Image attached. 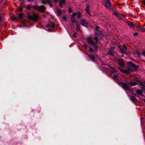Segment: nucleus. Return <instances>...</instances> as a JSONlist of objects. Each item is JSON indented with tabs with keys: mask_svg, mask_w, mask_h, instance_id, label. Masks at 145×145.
Segmentation results:
<instances>
[{
	"mask_svg": "<svg viewBox=\"0 0 145 145\" xmlns=\"http://www.w3.org/2000/svg\"><path fill=\"white\" fill-rule=\"evenodd\" d=\"M81 17V15L80 13L79 12H74L73 13V25L76 26L77 27V30H79V25L77 21L75 20H74V19L76 18L77 19H78Z\"/></svg>",
	"mask_w": 145,
	"mask_h": 145,
	"instance_id": "nucleus-1",
	"label": "nucleus"
},
{
	"mask_svg": "<svg viewBox=\"0 0 145 145\" xmlns=\"http://www.w3.org/2000/svg\"><path fill=\"white\" fill-rule=\"evenodd\" d=\"M87 40L90 44L93 46V47L95 50H97L98 49V47L97 46V42H94L93 41V40L92 37H88L87 38Z\"/></svg>",
	"mask_w": 145,
	"mask_h": 145,
	"instance_id": "nucleus-2",
	"label": "nucleus"
},
{
	"mask_svg": "<svg viewBox=\"0 0 145 145\" xmlns=\"http://www.w3.org/2000/svg\"><path fill=\"white\" fill-rule=\"evenodd\" d=\"M116 62L118 63L119 65L122 68H124V65L123 60L118 58V57L116 58Z\"/></svg>",
	"mask_w": 145,
	"mask_h": 145,
	"instance_id": "nucleus-3",
	"label": "nucleus"
},
{
	"mask_svg": "<svg viewBox=\"0 0 145 145\" xmlns=\"http://www.w3.org/2000/svg\"><path fill=\"white\" fill-rule=\"evenodd\" d=\"M118 69L121 72L126 74H128L132 71V70L130 69H128L126 70H124L121 69L119 67H117Z\"/></svg>",
	"mask_w": 145,
	"mask_h": 145,
	"instance_id": "nucleus-4",
	"label": "nucleus"
},
{
	"mask_svg": "<svg viewBox=\"0 0 145 145\" xmlns=\"http://www.w3.org/2000/svg\"><path fill=\"white\" fill-rule=\"evenodd\" d=\"M106 7L109 9H113V7L111 6V4L110 1L109 0H106L105 1Z\"/></svg>",
	"mask_w": 145,
	"mask_h": 145,
	"instance_id": "nucleus-5",
	"label": "nucleus"
},
{
	"mask_svg": "<svg viewBox=\"0 0 145 145\" xmlns=\"http://www.w3.org/2000/svg\"><path fill=\"white\" fill-rule=\"evenodd\" d=\"M121 86L125 90H129L130 87L126 83L122 82L121 83Z\"/></svg>",
	"mask_w": 145,
	"mask_h": 145,
	"instance_id": "nucleus-6",
	"label": "nucleus"
},
{
	"mask_svg": "<svg viewBox=\"0 0 145 145\" xmlns=\"http://www.w3.org/2000/svg\"><path fill=\"white\" fill-rule=\"evenodd\" d=\"M129 63L130 64V66L131 68H132L133 70H135V71L137 70L138 68V66L136 65L133 64L132 63L130 62Z\"/></svg>",
	"mask_w": 145,
	"mask_h": 145,
	"instance_id": "nucleus-7",
	"label": "nucleus"
},
{
	"mask_svg": "<svg viewBox=\"0 0 145 145\" xmlns=\"http://www.w3.org/2000/svg\"><path fill=\"white\" fill-rule=\"evenodd\" d=\"M37 14H34L33 16H29V18L30 19H32L35 21H36L37 19Z\"/></svg>",
	"mask_w": 145,
	"mask_h": 145,
	"instance_id": "nucleus-8",
	"label": "nucleus"
},
{
	"mask_svg": "<svg viewBox=\"0 0 145 145\" xmlns=\"http://www.w3.org/2000/svg\"><path fill=\"white\" fill-rule=\"evenodd\" d=\"M81 24L83 26L86 27H88V23L86 21L84 20H82L81 21Z\"/></svg>",
	"mask_w": 145,
	"mask_h": 145,
	"instance_id": "nucleus-9",
	"label": "nucleus"
},
{
	"mask_svg": "<svg viewBox=\"0 0 145 145\" xmlns=\"http://www.w3.org/2000/svg\"><path fill=\"white\" fill-rule=\"evenodd\" d=\"M107 54L110 56H113V50L112 48H110L108 49V51L107 53Z\"/></svg>",
	"mask_w": 145,
	"mask_h": 145,
	"instance_id": "nucleus-10",
	"label": "nucleus"
},
{
	"mask_svg": "<svg viewBox=\"0 0 145 145\" xmlns=\"http://www.w3.org/2000/svg\"><path fill=\"white\" fill-rule=\"evenodd\" d=\"M42 3L43 4H46L48 3L50 7L52 6L51 4V1L50 0H42L41 1Z\"/></svg>",
	"mask_w": 145,
	"mask_h": 145,
	"instance_id": "nucleus-11",
	"label": "nucleus"
},
{
	"mask_svg": "<svg viewBox=\"0 0 145 145\" xmlns=\"http://www.w3.org/2000/svg\"><path fill=\"white\" fill-rule=\"evenodd\" d=\"M122 48H120L121 52L122 53H125V51L127 50V48L124 44H123L122 47Z\"/></svg>",
	"mask_w": 145,
	"mask_h": 145,
	"instance_id": "nucleus-12",
	"label": "nucleus"
},
{
	"mask_svg": "<svg viewBox=\"0 0 145 145\" xmlns=\"http://www.w3.org/2000/svg\"><path fill=\"white\" fill-rule=\"evenodd\" d=\"M45 10V8L43 6H39V10L42 12H44Z\"/></svg>",
	"mask_w": 145,
	"mask_h": 145,
	"instance_id": "nucleus-13",
	"label": "nucleus"
},
{
	"mask_svg": "<svg viewBox=\"0 0 145 145\" xmlns=\"http://www.w3.org/2000/svg\"><path fill=\"white\" fill-rule=\"evenodd\" d=\"M136 27L138 29V30H140L142 32L145 31V29L142 27L139 26H136Z\"/></svg>",
	"mask_w": 145,
	"mask_h": 145,
	"instance_id": "nucleus-14",
	"label": "nucleus"
},
{
	"mask_svg": "<svg viewBox=\"0 0 145 145\" xmlns=\"http://www.w3.org/2000/svg\"><path fill=\"white\" fill-rule=\"evenodd\" d=\"M127 23L128 25L131 27L134 26V25L133 24V23L132 22H131L129 21H128Z\"/></svg>",
	"mask_w": 145,
	"mask_h": 145,
	"instance_id": "nucleus-15",
	"label": "nucleus"
},
{
	"mask_svg": "<svg viewBox=\"0 0 145 145\" xmlns=\"http://www.w3.org/2000/svg\"><path fill=\"white\" fill-rule=\"evenodd\" d=\"M136 92L137 94L140 95H142V91L141 90L137 89L136 91Z\"/></svg>",
	"mask_w": 145,
	"mask_h": 145,
	"instance_id": "nucleus-16",
	"label": "nucleus"
},
{
	"mask_svg": "<svg viewBox=\"0 0 145 145\" xmlns=\"http://www.w3.org/2000/svg\"><path fill=\"white\" fill-rule=\"evenodd\" d=\"M59 1V5L61 7L62 6V4L65 3V0H58Z\"/></svg>",
	"mask_w": 145,
	"mask_h": 145,
	"instance_id": "nucleus-17",
	"label": "nucleus"
},
{
	"mask_svg": "<svg viewBox=\"0 0 145 145\" xmlns=\"http://www.w3.org/2000/svg\"><path fill=\"white\" fill-rule=\"evenodd\" d=\"M89 6L88 5H87L86 10L87 12L89 14V15L90 16H91V15L90 13L89 12Z\"/></svg>",
	"mask_w": 145,
	"mask_h": 145,
	"instance_id": "nucleus-18",
	"label": "nucleus"
},
{
	"mask_svg": "<svg viewBox=\"0 0 145 145\" xmlns=\"http://www.w3.org/2000/svg\"><path fill=\"white\" fill-rule=\"evenodd\" d=\"M131 100L133 102H135L136 100V98L134 96H132L130 98Z\"/></svg>",
	"mask_w": 145,
	"mask_h": 145,
	"instance_id": "nucleus-19",
	"label": "nucleus"
},
{
	"mask_svg": "<svg viewBox=\"0 0 145 145\" xmlns=\"http://www.w3.org/2000/svg\"><path fill=\"white\" fill-rule=\"evenodd\" d=\"M55 26V25L54 23H51L49 24V26L50 27L52 28H54Z\"/></svg>",
	"mask_w": 145,
	"mask_h": 145,
	"instance_id": "nucleus-20",
	"label": "nucleus"
},
{
	"mask_svg": "<svg viewBox=\"0 0 145 145\" xmlns=\"http://www.w3.org/2000/svg\"><path fill=\"white\" fill-rule=\"evenodd\" d=\"M89 56L91 59V60L92 61H94L95 60V57L93 55H89Z\"/></svg>",
	"mask_w": 145,
	"mask_h": 145,
	"instance_id": "nucleus-21",
	"label": "nucleus"
},
{
	"mask_svg": "<svg viewBox=\"0 0 145 145\" xmlns=\"http://www.w3.org/2000/svg\"><path fill=\"white\" fill-rule=\"evenodd\" d=\"M129 83L130 85L132 86H135L137 84L136 83L133 82H131Z\"/></svg>",
	"mask_w": 145,
	"mask_h": 145,
	"instance_id": "nucleus-22",
	"label": "nucleus"
},
{
	"mask_svg": "<svg viewBox=\"0 0 145 145\" xmlns=\"http://www.w3.org/2000/svg\"><path fill=\"white\" fill-rule=\"evenodd\" d=\"M33 7L35 10H39V6H35Z\"/></svg>",
	"mask_w": 145,
	"mask_h": 145,
	"instance_id": "nucleus-23",
	"label": "nucleus"
},
{
	"mask_svg": "<svg viewBox=\"0 0 145 145\" xmlns=\"http://www.w3.org/2000/svg\"><path fill=\"white\" fill-rule=\"evenodd\" d=\"M139 83L140 84V85L142 86H144V82H139Z\"/></svg>",
	"mask_w": 145,
	"mask_h": 145,
	"instance_id": "nucleus-24",
	"label": "nucleus"
},
{
	"mask_svg": "<svg viewBox=\"0 0 145 145\" xmlns=\"http://www.w3.org/2000/svg\"><path fill=\"white\" fill-rule=\"evenodd\" d=\"M95 33L98 35H100L101 34L100 33V31H98V30H96V32H95Z\"/></svg>",
	"mask_w": 145,
	"mask_h": 145,
	"instance_id": "nucleus-25",
	"label": "nucleus"
},
{
	"mask_svg": "<svg viewBox=\"0 0 145 145\" xmlns=\"http://www.w3.org/2000/svg\"><path fill=\"white\" fill-rule=\"evenodd\" d=\"M94 39L96 41V42H97V44L98 42V38L97 37H94Z\"/></svg>",
	"mask_w": 145,
	"mask_h": 145,
	"instance_id": "nucleus-26",
	"label": "nucleus"
},
{
	"mask_svg": "<svg viewBox=\"0 0 145 145\" xmlns=\"http://www.w3.org/2000/svg\"><path fill=\"white\" fill-rule=\"evenodd\" d=\"M31 7H33L30 5H28L27 6V9H29V10H31Z\"/></svg>",
	"mask_w": 145,
	"mask_h": 145,
	"instance_id": "nucleus-27",
	"label": "nucleus"
},
{
	"mask_svg": "<svg viewBox=\"0 0 145 145\" xmlns=\"http://www.w3.org/2000/svg\"><path fill=\"white\" fill-rule=\"evenodd\" d=\"M93 50L92 48H90L89 49V52H93Z\"/></svg>",
	"mask_w": 145,
	"mask_h": 145,
	"instance_id": "nucleus-28",
	"label": "nucleus"
},
{
	"mask_svg": "<svg viewBox=\"0 0 145 145\" xmlns=\"http://www.w3.org/2000/svg\"><path fill=\"white\" fill-rule=\"evenodd\" d=\"M23 17V14H22L20 13L19 14V17L20 18L22 19Z\"/></svg>",
	"mask_w": 145,
	"mask_h": 145,
	"instance_id": "nucleus-29",
	"label": "nucleus"
},
{
	"mask_svg": "<svg viewBox=\"0 0 145 145\" xmlns=\"http://www.w3.org/2000/svg\"><path fill=\"white\" fill-rule=\"evenodd\" d=\"M113 78L114 79H116L117 78V77L116 75H114L113 76Z\"/></svg>",
	"mask_w": 145,
	"mask_h": 145,
	"instance_id": "nucleus-30",
	"label": "nucleus"
},
{
	"mask_svg": "<svg viewBox=\"0 0 145 145\" xmlns=\"http://www.w3.org/2000/svg\"><path fill=\"white\" fill-rule=\"evenodd\" d=\"M69 12L70 13L72 12V9L71 8L69 7L68 9Z\"/></svg>",
	"mask_w": 145,
	"mask_h": 145,
	"instance_id": "nucleus-31",
	"label": "nucleus"
},
{
	"mask_svg": "<svg viewBox=\"0 0 145 145\" xmlns=\"http://www.w3.org/2000/svg\"><path fill=\"white\" fill-rule=\"evenodd\" d=\"M117 17L119 18L120 20H122V19L121 17L118 15L117 16Z\"/></svg>",
	"mask_w": 145,
	"mask_h": 145,
	"instance_id": "nucleus-32",
	"label": "nucleus"
},
{
	"mask_svg": "<svg viewBox=\"0 0 145 145\" xmlns=\"http://www.w3.org/2000/svg\"><path fill=\"white\" fill-rule=\"evenodd\" d=\"M62 19L64 21H66L67 20L66 17L65 16L63 17Z\"/></svg>",
	"mask_w": 145,
	"mask_h": 145,
	"instance_id": "nucleus-33",
	"label": "nucleus"
},
{
	"mask_svg": "<svg viewBox=\"0 0 145 145\" xmlns=\"http://www.w3.org/2000/svg\"><path fill=\"white\" fill-rule=\"evenodd\" d=\"M114 14L116 16H117L119 14L118 13V12H114Z\"/></svg>",
	"mask_w": 145,
	"mask_h": 145,
	"instance_id": "nucleus-34",
	"label": "nucleus"
},
{
	"mask_svg": "<svg viewBox=\"0 0 145 145\" xmlns=\"http://www.w3.org/2000/svg\"><path fill=\"white\" fill-rule=\"evenodd\" d=\"M138 35V33H135L133 34L134 36H137Z\"/></svg>",
	"mask_w": 145,
	"mask_h": 145,
	"instance_id": "nucleus-35",
	"label": "nucleus"
},
{
	"mask_svg": "<svg viewBox=\"0 0 145 145\" xmlns=\"http://www.w3.org/2000/svg\"><path fill=\"white\" fill-rule=\"evenodd\" d=\"M76 33H74L73 35V37H77V36H76Z\"/></svg>",
	"mask_w": 145,
	"mask_h": 145,
	"instance_id": "nucleus-36",
	"label": "nucleus"
},
{
	"mask_svg": "<svg viewBox=\"0 0 145 145\" xmlns=\"http://www.w3.org/2000/svg\"><path fill=\"white\" fill-rule=\"evenodd\" d=\"M142 54L145 57V52H143L142 53Z\"/></svg>",
	"mask_w": 145,
	"mask_h": 145,
	"instance_id": "nucleus-37",
	"label": "nucleus"
},
{
	"mask_svg": "<svg viewBox=\"0 0 145 145\" xmlns=\"http://www.w3.org/2000/svg\"><path fill=\"white\" fill-rule=\"evenodd\" d=\"M99 27L97 26H96V30H98L99 29Z\"/></svg>",
	"mask_w": 145,
	"mask_h": 145,
	"instance_id": "nucleus-38",
	"label": "nucleus"
},
{
	"mask_svg": "<svg viewBox=\"0 0 145 145\" xmlns=\"http://www.w3.org/2000/svg\"><path fill=\"white\" fill-rule=\"evenodd\" d=\"M84 47L86 49H87V45H86V44H84Z\"/></svg>",
	"mask_w": 145,
	"mask_h": 145,
	"instance_id": "nucleus-39",
	"label": "nucleus"
},
{
	"mask_svg": "<svg viewBox=\"0 0 145 145\" xmlns=\"http://www.w3.org/2000/svg\"><path fill=\"white\" fill-rule=\"evenodd\" d=\"M136 53L138 55H140V54L139 52H136Z\"/></svg>",
	"mask_w": 145,
	"mask_h": 145,
	"instance_id": "nucleus-40",
	"label": "nucleus"
},
{
	"mask_svg": "<svg viewBox=\"0 0 145 145\" xmlns=\"http://www.w3.org/2000/svg\"><path fill=\"white\" fill-rule=\"evenodd\" d=\"M12 20L14 21H15L16 20V18H12Z\"/></svg>",
	"mask_w": 145,
	"mask_h": 145,
	"instance_id": "nucleus-41",
	"label": "nucleus"
},
{
	"mask_svg": "<svg viewBox=\"0 0 145 145\" xmlns=\"http://www.w3.org/2000/svg\"><path fill=\"white\" fill-rule=\"evenodd\" d=\"M57 12L59 14H61V12L60 11H59V10H57Z\"/></svg>",
	"mask_w": 145,
	"mask_h": 145,
	"instance_id": "nucleus-42",
	"label": "nucleus"
},
{
	"mask_svg": "<svg viewBox=\"0 0 145 145\" xmlns=\"http://www.w3.org/2000/svg\"><path fill=\"white\" fill-rule=\"evenodd\" d=\"M54 1L56 2H57L58 1V0H53Z\"/></svg>",
	"mask_w": 145,
	"mask_h": 145,
	"instance_id": "nucleus-43",
	"label": "nucleus"
},
{
	"mask_svg": "<svg viewBox=\"0 0 145 145\" xmlns=\"http://www.w3.org/2000/svg\"><path fill=\"white\" fill-rule=\"evenodd\" d=\"M144 5L145 6V0L143 2Z\"/></svg>",
	"mask_w": 145,
	"mask_h": 145,
	"instance_id": "nucleus-44",
	"label": "nucleus"
},
{
	"mask_svg": "<svg viewBox=\"0 0 145 145\" xmlns=\"http://www.w3.org/2000/svg\"><path fill=\"white\" fill-rule=\"evenodd\" d=\"M29 1H33L34 0H28Z\"/></svg>",
	"mask_w": 145,
	"mask_h": 145,
	"instance_id": "nucleus-45",
	"label": "nucleus"
},
{
	"mask_svg": "<svg viewBox=\"0 0 145 145\" xmlns=\"http://www.w3.org/2000/svg\"><path fill=\"white\" fill-rule=\"evenodd\" d=\"M144 86H145L144 87H145V81H144Z\"/></svg>",
	"mask_w": 145,
	"mask_h": 145,
	"instance_id": "nucleus-46",
	"label": "nucleus"
},
{
	"mask_svg": "<svg viewBox=\"0 0 145 145\" xmlns=\"http://www.w3.org/2000/svg\"><path fill=\"white\" fill-rule=\"evenodd\" d=\"M71 21L72 22V20H71Z\"/></svg>",
	"mask_w": 145,
	"mask_h": 145,
	"instance_id": "nucleus-47",
	"label": "nucleus"
}]
</instances>
